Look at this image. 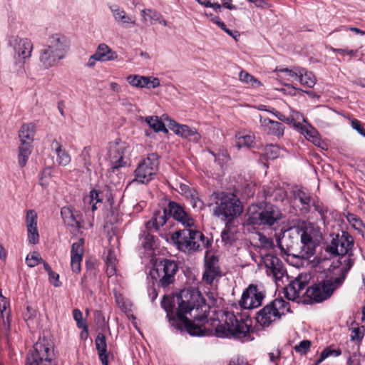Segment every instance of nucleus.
<instances>
[{"mask_svg":"<svg viewBox=\"0 0 365 365\" xmlns=\"http://www.w3.org/2000/svg\"><path fill=\"white\" fill-rule=\"evenodd\" d=\"M178 304L175 311V316L172 306H163L167 312L169 322L177 329H185L192 336H205L210 330L205 327L207 322V312L208 306L205 299L197 289L188 288L181 290L177 296Z\"/></svg>","mask_w":365,"mask_h":365,"instance_id":"obj_1","label":"nucleus"},{"mask_svg":"<svg viewBox=\"0 0 365 365\" xmlns=\"http://www.w3.org/2000/svg\"><path fill=\"white\" fill-rule=\"evenodd\" d=\"M207 206L212 207L213 215L230 222L242 212V206L233 193L213 192L209 196Z\"/></svg>","mask_w":365,"mask_h":365,"instance_id":"obj_2","label":"nucleus"},{"mask_svg":"<svg viewBox=\"0 0 365 365\" xmlns=\"http://www.w3.org/2000/svg\"><path fill=\"white\" fill-rule=\"evenodd\" d=\"M346 268L341 269V276L323 280L307 289L306 295L316 302H323L329 298L333 292L340 287L344 281L349 269L353 266L351 258L344 259Z\"/></svg>","mask_w":365,"mask_h":365,"instance_id":"obj_3","label":"nucleus"},{"mask_svg":"<svg viewBox=\"0 0 365 365\" xmlns=\"http://www.w3.org/2000/svg\"><path fill=\"white\" fill-rule=\"evenodd\" d=\"M178 249L186 253L197 251L202 247H208L210 242L204 235L195 230L184 229L174 232L171 237Z\"/></svg>","mask_w":365,"mask_h":365,"instance_id":"obj_4","label":"nucleus"},{"mask_svg":"<svg viewBox=\"0 0 365 365\" xmlns=\"http://www.w3.org/2000/svg\"><path fill=\"white\" fill-rule=\"evenodd\" d=\"M247 216V222L250 225L271 227L282 218V213L270 203H261L250 206Z\"/></svg>","mask_w":365,"mask_h":365,"instance_id":"obj_5","label":"nucleus"},{"mask_svg":"<svg viewBox=\"0 0 365 365\" xmlns=\"http://www.w3.org/2000/svg\"><path fill=\"white\" fill-rule=\"evenodd\" d=\"M289 312V303L282 298H277L257 313L256 320L262 327H267Z\"/></svg>","mask_w":365,"mask_h":365,"instance_id":"obj_6","label":"nucleus"},{"mask_svg":"<svg viewBox=\"0 0 365 365\" xmlns=\"http://www.w3.org/2000/svg\"><path fill=\"white\" fill-rule=\"evenodd\" d=\"M178 270L175 261L163 259L155 262L150 271V276L158 286L167 287L175 282V276Z\"/></svg>","mask_w":365,"mask_h":365,"instance_id":"obj_7","label":"nucleus"},{"mask_svg":"<svg viewBox=\"0 0 365 365\" xmlns=\"http://www.w3.org/2000/svg\"><path fill=\"white\" fill-rule=\"evenodd\" d=\"M331 240L329 244L325 248L326 252L336 256H340L339 263L343 267L341 269L346 268L344 259L351 258L353 261L352 254H349L354 245L352 237L346 232H342L341 235L336 234L331 236Z\"/></svg>","mask_w":365,"mask_h":365,"instance_id":"obj_8","label":"nucleus"},{"mask_svg":"<svg viewBox=\"0 0 365 365\" xmlns=\"http://www.w3.org/2000/svg\"><path fill=\"white\" fill-rule=\"evenodd\" d=\"M224 323L218 325L216 331L220 336H233L236 339L245 337L250 331V327L245 321L238 320L232 312L225 314Z\"/></svg>","mask_w":365,"mask_h":365,"instance_id":"obj_9","label":"nucleus"},{"mask_svg":"<svg viewBox=\"0 0 365 365\" xmlns=\"http://www.w3.org/2000/svg\"><path fill=\"white\" fill-rule=\"evenodd\" d=\"M53 357L52 345L45 339H40L27 354L26 365H54Z\"/></svg>","mask_w":365,"mask_h":365,"instance_id":"obj_10","label":"nucleus"},{"mask_svg":"<svg viewBox=\"0 0 365 365\" xmlns=\"http://www.w3.org/2000/svg\"><path fill=\"white\" fill-rule=\"evenodd\" d=\"M35 133V125L32 123L24 124L19 131L21 144L19 147L18 161L21 167L26 165L32 152V143Z\"/></svg>","mask_w":365,"mask_h":365,"instance_id":"obj_11","label":"nucleus"},{"mask_svg":"<svg viewBox=\"0 0 365 365\" xmlns=\"http://www.w3.org/2000/svg\"><path fill=\"white\" fill-rule=\"evenodd\" d=\"M158 155L154 153L149 154L138 164L133 181L142 184L150 181L158 171Z\"/></svg>","mask_w":365,"mask_h":365,"instance_id":"obj_12","label":"nucleus"},{"mask_svg":"<svg viewBox=\"0 0 365 365\" xmlns=\"http://www.w3.org/2000/svg\"><path fill=\"white\" fill-rule=\"evenodd\" d=\"M130 150V145L121 140L109 143L108 155L113 169H118L126 165Z\"/></svg>","mask_w":365,"mask_h":365,"instance_id":"obj_13","label":"nucleus"},{"mask_svg":"<svg viewBox=\"0 0 365 365\" xmlns=\"http://www.w3.org/2000/svg\"><path fill=\"white\" fill-rule=\"evenodd\" d=\"M302 247L300 257L304 259H309L315 252L317 242L314 240L316 230L311 223H304L300 228Z\"/></svg>","mask_w":365,"mask_h":365,"instance_id":"obj_14","label":"nucleus"},{"mask_svg":"<svg viewBox=\"0 0 365 365\" xmlns=\"http://www.w3.org/2000/svg\"><path fill=\"white\" fill-rule=\"evenodd\" d=\"M9 42V46L14 50V58L16 63H23L25 59L31 57L33 44L29 39L12 36L10 37Z\"/></svg>","mask_w":365,"mask_h":365,"instance_id":"obj_15","label":"nucleus"},{"mask_svg":"<svg viewBox=\"0 0 365 365\" xmlns=\"http://www.w3.org/2000/svg\"><path fill=\"white\" fill-rule=\"evenodd\" d=\"M265 297L264 291L260 287L250 284L242 293L240 305L246 309L259 307Z\"/></svg>","mask_w":365,"mask_h":365,"instance_id":"obj_16","label":"nucleus"},{"mask_svg":"<svg viewBox=\"0 0 365 365\" xmlns=\"http://www.w3.org/2000/svg\"><path fill=\"white\" fill-rule=\"evenodd\" d=\"M261 258L262 262L267 269V275L272 276L278 284L286 274V269L282 261L272 254H265Z\"/></svg>","mask_w":365,"mask_h":365,"instance_id":"obj_17","label":"nucleus"},{"mask_svg":"<svg viewBox=\"0 0 365 365\" xmlns=\"http://www.w3.org/2000/svg\"><path fill=\"white\" fill-rule=\"evenodd\" d=\"M221 270L218 264V259L215 257H211L205 263V271L202 279L205 282L212 284L221 277Z\"/></svg>","mask_w":365,"mask_h":365,"instance_id":"obj_18","label":"nucleus"},{"mask_svg":"<svg viewBox=\"0 0 365 365\" xmlns=\"http://www.w3.org/2000/svg\"><path fill=\"white\" fill-rule=\"evenodd\" d=\"M46 46L65 58L69 50L68 38L61 34H54L48 38Z\"/></svg>","mask_w":365,"mask_h":365,"instance_id":"obj_19","label":"nucleus"},{"mask_svg":"<svg viewBox=\"0 0 365 365\" xmlns=\"http://www.w3.org/2000/svg\"><path fill=\"white\" fill-rule=\"evenodd\" d=\"M307 275L303 274H299L285 288L284 292L286 297L289 300H294L298 298L302 291L304 290L307 286Z\"/></svg>","mask_w":365,"mask_h":365,"instance_id":"obj_20","label":"nucleus"},{"mask_svg":"<svg viewBox=\"0 0 365 365\" xmlns=\"http://www.w3.org/2000/svg\"><path fill=\"white\" fill-rule=\"evenodd\" d=\"M167 210L170 215L181 222L184 226L190 227L194 225V220L179 204L175 202H170Z\"/></svg>","mask_w":365,"mask_h":365,"instance_id":"obj_21","label":"nucleus"},{"mask_svg":"<svg viewBox=\"0 0 365 365\" xmlns=\"http://www.w3.org/2000/svg\"><path fill=\"white\" fill-rule=\"evenodd\" d=\"M84 253V240L81 238L72 245L71 250V267L75 273L81 271V264Z\"/></svg>","mask_w":365,"mask_h":365,"instance_id":"obj_22","label":"nucleus"},{"mask_svg":"<svg viewBox=\"0 0 365 365\" xmlns=\"http://www.w3.org/2000/svg\"><path fill=\"white\" fill-rule=\"evenodd\" d=\"M64 58L56 53L46 45L40 51L39 61L45 68H49L54 66L61 60Z\"/></svg>","mask_w":365,"mask_h":365,"instance_id":"obj_23","label":"nucleus"},{"mask_svg":"<svg viewBox=\"0 0 365 365\" xmlns=\"http://www.w3.org/2000/svg\"><path fill=\"white\" fill-rule=\"evenodd\" d=\"M26 227L29 242L34 245L38 243L39 235L37 228V214L34 210H30L27 211Z\"/></svg>","mask_w":365,"mask_h":365,"instance_id":"obj_24","label":"nucleus"},{"mask_svg":"<svg viewBox=\"0 0 365 365\" xmlns=\"http://www.w3.org/2000/svg\"><path fill=\"white\" fill-rule=\"evenodd\" d=\"M170 128L177 135L189 139L191 141L197 142L200 139V135L197 132V130L191 128L186 125H180L175 121H172L170 123Z\"/></svg>","mask_w":365,"mask_h":365,"instance_id":"obj_25","label":"nucleus"},{"mask_svg":"<svg viewBox=\"0 0 365 365\" xmlns=\"http://www.w3.org/2000/svg\"><path fill=\"white\" fill-rule=\"evenodd\" d=\"M259 123L262 130L267 134L278 138L283 135L284 127L281 123L262 118L261 115L259 116Z\"/></svg>","mask_w":365,"mask_h":365,"instance_id":"obj_26","label":"nucleus"},{"mask_svg":"<svg viewBox=\"0 0 365 365\" xmlns=\"http://www.w3.org/2000/svg\"><path fill=\"white\" fill-rule=\"evenodd\" d=\"M110 9L114 19L121 26L128 28L135 24L134 17L127 15L125 11L118 5H112Z\"/></svg>","mask_w":365,"mask_h":365,"instance_id":"obj_27","label":"nucleus"},{"mask_svg":"<svg viewBox=\"0 0 365 365\" xmlns=\"http://www.w3.org/2000/svg\"><path fill=\"white\" fill-rule=\"evenodd\" d=\"M61 214L66 225L78 230L81 227V222L78 219V215L76 212L68 207H63L61 210Z\"/></svg>","mask_w":365,"mask_h":365,"instance_id":"obj_28","label":"nucleus"},{"mask_svg":"<svg viewBox=\"0 0 365 365\" xmlns=\"http://www.w3.org/2000/svg\"><path fill=\"white\" fill-rule=\"evenodd\" d=\"M51 147L55 150L56 155V162L60 166H66L71 163V156L69 153L63 148L62 145L56 140H53Z\"/></svg>","mask_w":365,"mask_h":365,"instance_id":"obj_29","label":"nucleus"},{"mask_svg":"<svg viewBox=\"0 0 365 365\" xmlns=\"http://www.w3.org/2000/svg\"><path fill=\"white\" fill-rule=\"evenodd\" d=\"M96 346L98 352L99 359L103 365H108L106 338L103 334L98 333L97 335Z\"/></svg>","mask_w":365,"mask_h":365,"instance_id":"obj_30","label":"nucleus"},{"mask_svg":"<svg viewBox=\"0 0 365 365\" xmlns=\"http://www.w3.org/2000/svg\"><path fill=\"white\" fill-rule=\"evenodd\" d=\"M294 197L299 201L302 205L301 210L304 213H307L310 210L312 204V198L309 193L307 191L298 189L294 192Z\"/></svg>","mask_w":365,"mask_h":365,"instance_id":"obj_31","label":"nucleus"},{"mask_svg":"<svg viewBox=\"0 0 365 365\" xmlns=\"http://www.w3.org/2000/svg\"><path fill=\"white\" fill-rule=\"evenodd\" d=\"M303 68L294 67L292 69L284 68L278 71V77L286 81H297L299 75H301Z\"/></svg>","mask_w":365,"mask_h":365,"instance_id":"obj_32","label":"nucleus"},{"mask_svg":"<svg viewBox=\"0 0 365 365\" xmlns=\"http://www.w3.org/2000/svg\"><path fill=\"white\" fill-rule=\"evenodd\" d=\"M105 263L107 269L106 272L108 277L114 275L116 272V264L117 259L116 256L113 251L110 250H108L105 256Z\"/></svg>","mask_w":365,"mask_h":365,"instance_id":"obj_33","label":"nucleus"},{"mask_svg":"<svg viewBox=\"0 0 365 365\" xmlns=\"http://www.w3.org/2000/svg\"><path fill=\"white\" fill-rule=\"evenodd\" d=\"M236 146L238 149L243 147L252 148L255 145V136L251 134L237 135H236Z\"/></svg>","mask_w":365,"mask_h":365,"instance_id":"obj_34","label":"nucleus"},{"mask_svg":"<svg viewBox=\"0 0 365 365\" xmlns=\"http://www.w3.org/2000/svg\"><path fill=\"white\" fill-rule=\"evenodd\" d=\"M301 85L307 88H312L316 83V78L312 72L307 71L303 68V71L297 80Z\"/></svg>","mask_w":365,"mask_h":365,"instance_id":"obj_35","label":"nucleus"},{"mask_svg":"<svg viewBox=\"0 0 365 365\" xmlns=\"http://www.w3.org/2000/svg\"><path fill=\"white\" fill-rule=\"evenodd\" d=\"M128 83L138 88H146L148 86V77L140 75H130L127 77Z\"/></svg>","mask_w":365,"mask_h":365,"instance_id":"obj_36","label":"nucleus"},{"mask_svg":"<svg viewBox=\"0 0 365 365\" xmlns=\"http://www.w3.org/2000/svg\"><path fill=\"white\" fill-rule=\"evenodd\" d=\"M239 78L242 83L248 84L253 88H258L262 86V83L258 79L245 71H242L240 72Z\"/></svg>","mask_w":365,"mask_h":365,"instance_id":"obj_37","label":"nucleus"},{"mask_svg":"<svg viewBox=\"0 0 365 365\" xmlns=\"http://www.w3.org/2000/svg\"><path fill=\"white\" fill-rule=\"evenodd\" d=\"M143 21L146 23L148 21V19H149L151 24H155L158 21L160 20L161 14L155 10H153L150 9H145L141 11Z\"/></svg>","mask_w":365,"mask_h":365,"instance_id":"obj_38","label":"nucleus"},{"mask_svg":"<svg viewBox=\"0 0 365 365\" xmlns=\"http://www.w3.org/2000/svg\"><path fill=\"white\" fill-rule=\"evenodd\" d=\"M140 241L145 250H152L155 245V237L148 232H143L140 236Z\"/></svg>","mask_w":365,"mask_h":365,"instance_id":"obj_39","label":"nucleus"},{"mask_svg":"<svg viewBox=\"0 0 365 365\" xmlns=\"http://www.w3.org/2000/svg\"><path fill=\"white\" fill-rule=\"evenodd\" d=\"M256 244L258 247L263 249H272L274 247V242L272 239L267 237L260 232H257L255 237Z\"/></svg>","mask_w":365,"mask_h":365,"instance_id":"obj_40","label":"nucleus"},{"mask_svg":"<svg viewBox=\"0 0 365 365\" xmlns=\"http://www.w3.org/2000/svg\"><path fill=\"white\" fill-rule=\"evenodd\" d=\"M145 122L148 124V125L153 128L155 132L159 131H165L167 132V129L165 127V125L160 121L157 116H148L145 119Z\"/></svg>","mask_w":365,"mask_h":365,"instance_id":"obj_41","label":"nucleus"},{"mask_svg":"<svg viewBox=\"0 0 365 365\" xmlns=\"http://www.w3.org/2000/svg\"><path fill=\"white\" fill-rule=\"evenodd\" d=\"M98 51L103 56L104 58H106V61H112L117 58V53L113 51L106 44L101 43L98 48Z\"/></svg>","mask_w":365,"mask_h":365,"instance_id":"obj_42","label":"nucleus"},{"mask_svg":"<svg viewBox=\"0 0 365 365\" xmlns=\"http://www.w3.org/2000/svg\"><path fill=\"white\" fill-rule=\"evenodd\" d=\"M100 195H101V192L93 190L90 192V195L84 199L85 202H88L89 204L91 205L92 212L97 209V203L101 202L102 201V199L100 197Z\"/></svg>","mask_w":365,"mask_h":365,"instance_id":"obj_43","label":"nucleus"},{"mask_svg":"<svg viewBox=\"0 0 365 365\" xmlns=\"http://www.w3.org/2000/svg\"><path fill=\"white\" fill-rule=\"evenodd\" d=\"M289 240V237H287L285 234H283L282 237H278L277 239V242L279 248L285 254L290 255L291 250L292 248V245L289 244L288 241Z\"/></svg>","mask_w":365,"mask_h":365,"instance_id":"obj_44","label":"nucleus"},{"mask_svg":"<svg viewBox=\"0 0 365 365\" xmlns=\"http://www.w3.org/2000/svg\"><path fill=\"white\" fill-rule=\"evenodd\" d=\"M263 155L267 159L274 160L280 155V150L277 145L271 144L264 148Z\"/></svg>","mask_w":365,"mask_h":365,"instance_id":"obj_45","label":"nucleus"},{"mask_svg":"<svg viewBox=\"0 0 365 365\" xmlns=\"http://www.w3.org/2000/svg\"><path fill=\"white\" fill-rule=\"evenodd\" d=\"M303 134L304 135L305 138L312 141L314 145H319L321 143V139L319 137L318 132L314 129H306L305 130H303Z\"/></svg>","mask_w":365,"mask_h":365,"instance_id":"obj_46","label":"nucleus"},{"mask_svg":"<svg viewBox=\"0 0 365 365\" xmlns=\"http://www.w3.org/2000/svg\"><path fill=\"white\" fill-rule=\"evenodd\" d=\"M350 339L351 341H361L365 332V328L364 326L361 327H356L351 329Z\"/></svg>","mask_w":365,"mask_h":365,"instance_id":"obj_47","label":"nucleus"},{"mask_svg":"<svg viewBox=\"0 0 365 365\" xmlns=\"http://www.w3.org/2000/svg\"><path fill=\"white\" fill-rule=\"evenodd\" d=\"M212 21L218 25L223 31H225L228 35L232 36L235 40H237V38L240 37V34L237 31H232L229 29L225 24L220 21L219 17H215L212 19Z\"/></svg>","mask_w":365,"mask_h":365,"instance_id":"obj_48","label":"nucleus"},{"mask_svg":"<svg viewBox=\"0 0 365 365\" xmlns=\"http://www.w3.org/2000/svg\"><path fill=\"white\" fill-rule=\"evenodd\" d=\"M73 317L74 320L77 323V327L78 328L83 329V330L86 331V332L87 333L88 332L87 325L86 324V322L83 319L82 312L79 309H75L73 310Z\"/></svg>","mask_w":365,"mask_h":365,"instance_id":"obj_49","label":"nucleus"},{"mask_svg":"<svg viewBox=\"0 0 365 365\" xmlns=\"http://www.w3.org/2000/svg\"><path fill=\"white\" fill-rule=\"evenodd\" d=\"M167 212V208H164L163 210H158L154 213L153 217L156 219V222L160 227L164 225L168 220Z\"/></svg>","mask_w":365,"mask_h":365,"instance_id":"obj_50","label":"nucleus"},{"mask_svg":"<svg viewBox=\"0 0 365 365\" xmlns=\"http://www.w3.org/2000/svg\"><path fill=\"white\" fill-rule=\"evenodd\" d=\"M41 260V257L39 253L36 252H34L29 254L26 259V264L30 267H34L38 265L40 263Z\"/></svg>","mask_w":365,"mask_h":365,"instance_id":"obj_51","label":"nucleus"},{"mask_svg":"<svg viewBox=\"0 0 365 365\" xmlns=\"http://www.w3.org/2000/svg\"><path fill=\"white\" fill-rule=\"evenodd\" d=\"M187 199L195 209L201 210L204 207L203 202L198 198L197 194L195 192H192Z\"/></svg>","mask_w":365,"mask_h":365,"instance_id":"obj_52","label":"nucleus"},{"mask_svg":"<svg viewBox=\"0 0 365 365\" xmlns=\"http://www.w3.org/2000/svg\"><path fill=\"white\" fill-rule=\"evenodd\" d=\"M81 158L83 162L85 167L87 168V170H89V166L91 165V148H84L81 152Z\"/></svg>","mask_w":365,"mask_h":365,"instance_id":"obj_53","label":"nucleus"},{"mask_svg":"<svg viewBox=\"0 0 365 365\" xmlns=\"http://www.w3.org/2000/svg\"><path fill=\"white\" fill-rule=\"evenodd\" d=\"M341 354V351L340 349H325L322 353L318 360V362H321L324 360L326 358L331 355H334L335 356H339Z\"/></svg>","mask_w":365,"mask_h":365,"instance_id":"obj_54","label":"nucleus"},{"mask_svg":"<svg viewBox=\"0 0 365 365\" xmlns=\"http://www.w3.org/2000/svg\"><path fill=\"white\" fill-rule=\"evenodd\" d=\"M310 346L311 342L309 340H303L294 346V349L297 352L304 354L309 349Z\"/></svg>","mask_w":365,"mask_h":365,"instance_id":"obj_55","label":"nucleus"},{"mask_svg":"<svg viewBox=\"0 0 365 365\" xmlns=\"http://www.w3.org/2000/svg\"><path fill=\"white\" fill-rule=\"evenodd\" d=\"M351 125L354 130H356L360 135L365 137V129L361 126L359 120L353 119L351 121Z\"/></svg>","mask_w":365,"mask_h":365,"instance_id":"obj_56","label":"nucleus"},{"mask_svg":"<svg viewBox=\"0 0 365 365\" xmlns=\"http://www.w3.org/2000/svg\"><path fill=\"white\" fill-rule=\"evenodd\" d=\"M148 77V86H146V88H155L160 86V83L158 78L156 77H151V76H147Z\"/></svg>","mask_w":365,"mask_h":365,"instance_id":"obj_57","label":"nucleus"},{"mask_svg":"<svg viewBox=\"0 0 365 365\" xmlns=\"http://www.w3.org/2000/svg\"><path fill=\"white\" fill-rule=\"evenodd\" d=\"M330 49L334 52H336V53H345L350 56H356V54H357V51H354V50L334 48L332 47H331Z\"/></svg>","mask_w":365,"mask_h":365,"instance_id":"obj_58","label":"nucleus"},{"mask_svg":"<svg viewBox=\"0 0 365 365\" xmlns=\"http://www.w3.org/2000/svg\"><path fill=\"white\" fill-rule=\"evenodd\" d=\"M145 227L148 231L153 230H158L160 228V227L158 225V222H156V219H154L153 217L150 221L146 222Z\"/></svg>","mask_w":365,"mask_h":365,"instance_id":"obj_59","label":"nucleus"},{"mask_svg":"<svg viewBox=\"0 0 365 365\" xmlns=\"http://www.w3.org/2000/svg\"><path fill=\"white\" fill-rule=\"evenodd\" d=\"M145 227L148 231L153 230H158L160 228V227L158 225V222H156V219H154L153 217L150 221L146 222Z\"/></svg>","mask_w":365,"mask_h":365,"instance_id":"obj_60","label":"nucleus"},{"mask_svg":"<svg viewBox=\"0 0 365 365\" xmlns=\"http://www.w3.org/2000/svg\"><path fill=\"white\" fill-rule=\"evenodd\" d=\"M36 314V310L31 306H27L26 312L24 313V317L26 319H31L34 317Z\"/></svg>","mask_w":365,"mask_h":365,"instance_id":"obj_61","label":"nucleus"},{"mask_svg":"<svg viewBox=\"0 0 365 365\" xmlns=\"http://www.w3.org/2000/svg\"><path fill=\"white\" fill-rule=\"evenodd\" d=\"M346 218L349 222L359 223V225H363L362 221L354 214L349 213Z\"/></svg>","mask_w":365,"mask_h":365,"instance_id":"obj_62","label":"nucleus"},{"mask_svg":"<svg viewBox=\"0 0 365 365\" xmlns=\"http://www.w3.org/2000/svg\"><path fill=\"white\" fill-rule=\"evenodd\" d=\"M180 192H182V194L185 195L186 197H189V195L192 192L190 190V187L187 185H184V184L180 185Z\"/></svg>","mask_w":365,"mask_h":365,"instance_id":"obj_63","label":"nucleus"},{"mask_svg":"<svg viewBox=\"0 0 365 365\" xmlns=\"http://www.w3.org/2000/svg\"><path fill=\"white\" fill-rule=\"evenodd\" d=\"M110 89L115 93H119L122 91L121 86L115 82H111L110 83Z\"/></svg>","mask_w":365,"mask_h":365,"instance_id":"obj_64","label":"nucleus"}]
</instances>
